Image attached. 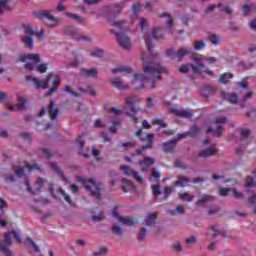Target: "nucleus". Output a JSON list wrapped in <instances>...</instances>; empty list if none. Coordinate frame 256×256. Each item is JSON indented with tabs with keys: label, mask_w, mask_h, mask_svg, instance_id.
<instances>
[{
	"label": "nucleus",
	"mask_w": 256,
	"mask_h": 256,
	"mask_svg": "<svg viewBox=\"0 0 256 256\" xmlns=\"http://www.w3.org/2000/svg\"><path fill=\"white\" fill-rule=\"evenodd\" d=\"M250 133H251V131L249 129L242 130L241 134H240V140L241 141H249Z\"/></svg>",
	"instance_id": "nucleus-44"
},
{
	"label": "nucleus",
	"mask_w": 256,
	"mask_h": 256,
	"mask_svg": "<svg viewBox=\"0 0 256 256\" xmlns=\"http://www.w3.org/2000/svg\"><path fill=\"white\" fill-rule=\"evenodd\" d=\"M122 191H124V193H127L128 191H131L133 189H137L135 187V184H133V181L127 179V178H123L122 179Z\"/></svg>",
	"instance_id": "nucleus-20"
},
{
	"label": "nucleus",
	"mask_w": 256,
	"mask_h": 256,
	"mask_svg": "<svg viewBox=\"0 0 256 256\" xmlns=\"http://www.w3.org/2000/svg\"><path fill=\"white\" fill-rule=\"evenodd\" d=\"M137 145V142H124L121 144H118V147H135Z\"/></svg>",
	"instance_id": "nucleus-62"
},
{
	"label": "nucleus",
	"mask_w": 256,
	"mask_h": 256,
	"mask_svg": "<svg viewBox=\"0 0 256 256\" xmlns=\"http://www.w3.org/2000/svg\"><path fill=\"white\" fill-rule=\"evenodd\" d=\"M121 171H123L124 175L127 177H133L135 181H137L140 184L145 183V179L139 175V172L134 171L131 167L129 166H121L120 167Z\"/></svg>",
	"instance_id": "nucleus-8"
},
{
	"label": "nucleus",
	"mask_w": 256,
	"mask_h": 256,
	"mask_svg": "<svg viewBox=\"0 0 256 256\" xmlns=\"http://www.w3.org/2000/svg\"><path fill=\"white\" fill-rule=\"evenodd\" d=\"M139 101V96L137 95L128 96L126 98V105L131 110V112L126 111V115L127 117H130L134 125H137L139 123V118L137 117V111H139V107H137V104L139 103Z\"/></svg>",
	"instance_id": "nucleus-4"
},
{
	"label": "nucleus",
	"mask_w": 256,
	"mask_h": 256,
	"mask_svg": "<svg viewBox=\"0 0 256 256\" xmlns=\"http://www.w3.org/2000/svg\"><path fill=\"white\" fill-rule=\"evenodd\" d=\"M64 91H66V93H70L73 97H79V92L73 91L70 86H65Z\"/></svg>",
	"instance_id": "nucleus-60"
},
{
	"label": "nucleus",
	"mask_w": 256,
	"mask_h": 256,
	"mask_svg": "<svg viewBox=\"0 0 256 256\" xmlns=\"http://www.w3.org/2000/svg\"><path fill=\"white\" fill-rule=\"evenodd\" d=\"M57 115H59V108L55 109V100H50L49 117L53 121L57 119Z\"/></svg>",
	"instance_id": "nucleus-21"
},
{
	"label": "nucleus",
	"mask_w": 256,
	"mask_h": 256,
	"mask_svg": "<svg viewBox=\"0 0 256 256\" xmlns=\"http://www.w3.org/2000/svg\"><path fill=\"white\" fill-rule=\"evenodd\" d=\"M200 128L197 126V125H194L190 128L189 131L186 132V135L188 137H192V138H195V137H198L199 136V132H200Z\"/></svg>",
	"instance_id": "nucleus-31"
},
{
	"label": "nucleus",
	"mask_w": 256,
	"mask_h": 256,
	"mask_svg": "<svg viewBox=\"0 0 256 256\" xmlns=\"http://www.w3.org/2000/svg\"><path fill=\"white\" fill-rule=\"evenodd\" d=\"M112 233H114V235H118L119 237H121V235H123V228L116 224L112 227Z\"/></svg>",
	"instance_id": "nucleus-47"
},
{
	"label": "nucleus",
	"mask_w": 256,
	"mask_h": 256,
	"mask_svg": "<svg viewBox=\"0 0 256 256\" xmlns=\"http://www.w3.org/2000/svg\"><path fill=\"white\" fill-rule=\"evenodd\" d=\"M155 164V159L152 157H146L143 161L139 162L140 167H149Z\"/></svg>",
	"instance_id": "nucleus-37"
},
{
	"label": "nucleus",
	"mask_w": 256,
	"mask_h": 256,
	"mask_svg": "<svg viewBox=\"0 0 256 256\" xmlns=\"http://www.w3.org/2000/svg\"><path fill=\"white\" fill-rule=\"evenodd\" d=\"M18 103H20V109H27V98L25 96L18 97Z\"/></svg>",
	"instance_id": "nucleus-46"
},
{
	"label": "nucleus",
	"mask_w": 256,
	"mask_h": 256,
	"mask_svg": "<svg viewBox=\"0 0 256 256\" xmlns=\"http://www.w3.org/2000/svg\"><path fill=\"white\" fill-rule=\"evenodd\" d=\"M229 79H233V73L225 72L220 75L218 81H219V83H222L223 85H227V83H229Z\"/></svg>",
	"instance_id": "nucleus-27"
},
{
	"label": "nucleus",
	"mask_w": 256,
	"mask_h": 256,
	"mask_svg": "<svg viewBox=\"0 0 256 256\" xmlns=\"http://www.w3.org/2000/svg\"><path fill=\"white\" fill-rule=\"evenodd\" d=\"M206 133L207 134L212 133V135L214 137H219L220 135H223V126L218 125L215 130H213V128H211V126H209L206 129Z\"/></svg>",
	"instance_id": "nucleus-25"
},
{
	"label": "nucleus",
	"mask_w": 256,
	"mask_h": 256,
	"mask_svg": "<svg viewBox=\"0 0 256 256\" xmlns=\"http://www.w3.org/2000/svg\"><path fill=\"white\" fill-rule=\"evenodd\" d=\"M66 34L72 37V39H75L76 41H81V39L83 41H91V38L79 34V30L75 27H68L66 29Z\"/></svg>",
	"instance_id": "nucleus-11"
},
{
	"label": "nucleus",
	"mask_w": 256,
	"mask_h": 256,
	"mask_svg": "<svg viewBox=\"0 0 256 256\" xmlns=\"http://www.w3.org/2000/svg\"><path fill=\"white\" fill-rule=\"evenodd\" d=\"M112 215L113 217H118L120 223H123V225H128V226H133L136 225L137 221H135L133 218L127 216V217H123V216H119V214L117 213V207L115 206L112 210Z\"/></svg>",
	"instance_id": "nucleus-13"
},
{
	"label": "nucleus",
	"mask_w": 256,
	"mask_h": 256,
	"mask_svg": "<svg viewBox=\"0 0 256 256\" xmlns=\"http://www.w3.org/2000/svg\"><path fill=\"white\" fill-rule=\"evenodd\" d=\"M151 189L154 197H159V195H161V185L159 184L152 185Z\"/></svg>",
	"instance_id": "nucleus-43"
},
{
	"label": "nucleus",
	"mask_w": 256,
	"mask_h": 256,
	"mask_svg": "<svg viewBox=\"0 0 256 256\" xmlns=\"http://www.w3.org/2000/svg\"><path fill=\"white\" fill-rule=\"evenodd\" d=\"M253 97V92H248L244 97H243V103L240 104L241 108L244 109L245 107V103H247V101H249V99H251Z\"/></svg>",
	"instance_id": "nucleus-53"
},
{
	"label": "nucleus",
	"mask_w": 256,
	"mask_h": 256,
	"mask_svg": "<svg viewBox=\"0 0 256 256\" xmlns=\"http://www.w3.org/2000/svg\"><path fill=\"white\" fill-rule=\"evenodd\" d=\"M155 221H157V214H148L146 217V225L147 227H152L155 225Z\"/></svg>",
	"instance_id": "nucleus-36"
},
{
	"label": "nucleus",
	"mask_w": 256,
	"mask_h": 256,
	"mask_svg": "<svg viewBox=\"0 0 256 256\" xmlns=\"http://www.w3.org/2000/svg\"><path fill=\"white\" fill-rule=\"evenodd\" d=\"M50 167L51 169H53V171H55V173H58V175L61 176L63 181H66L65 174L63 173V170L59 168V165H57V163L55 162L50 163Z\"/></svg>",
	"instance_id": "nucleus-33"
},
{
	"label": "nucleus",
	"mask_w": 256,
	"mask_h": 256,
	"mask_svg": "<svg viewBox=\"0 0 256 256\" xmlns=\"http://www.w3.org/2000/svg\"><path fill=\"white\" fill-rule=\"evenodd\" d=\"M0 252L4 253V255H6V256H13L11 254V251L9 250V245H6V244H4L3 246L0 247Z\"/></svg>",
	"instance_id": "nucleus-50"
},
{
	"label": "nucleus",
	"mask_w": 256,
	"mask_h": 256,
	"mask_svg": "<svg viewBox=\"0 0 256 256\" xmlns=\"http://www.w3.org/2000/svg\"><path fill=\"white\" fill-rule=\"evenodd\" d=\"M214 123H216V125H225V123H229V119L226 117H216Z\"/></svg>",
	"instance_id": "nucleus-49"
},
{
	"label": "nucleus",
	"mask_w": 256,
	"mask_h": 256,
	"mask_svg": "<svg viewBox=\"0 0 256 256\" xmlns=\"http://www.w3.org/2000/svg\"><path fill=\"white\" fill-rule=\"evenodd\" d=\"M22 29H24V32L27 36H34L35 32L33 31V27L31 24H22Z\"/></svg>",
	"instance_id": "nucleus-40"
},
{
	"label": "nucleus",
	"mask_w": 256,
	"mask_h": 256,
	"mask_svg": "<svg viewBox=\"0 0 256 256\" xmlns=\"http://www.w3.org/2000/svg\"><path fill=\"white\" fill-rule=\"evenodd\" d=\"M132 11H133V16L137 17V15H139V11H141V4L134 3L132 5Z\"/></svg>",
	"instance_id": "nucleus-48"
},
{
	"label": "nucleus",
	"mask_w": 256,
	"mask_h": 256,
	"mask_svg": "<svg viewBox=\"0 0 256 256\" xmlns=\"http://www.w3.org/2000/svg\"><path fill=\"white\" fill-rule=\"evenodd\" d=\"M175 145H177V139H173L169 142H164L163 144L164 153H173V149H175Z\"/></svg>",
	"instance_id": "nucleus-22"
},
{
	"label": "nucleus",
	"mask_w": 256,
	"mask_h": 256,
	"mask_svg": "<svg viewBox=\"0 0 256 256\" xmlns=\"http://www.w3.org/2000/svg\"><path fill=\"white\" fill-rule=\"evenodd\" d=\"M152 37L153 39H155L156 41H159L161 39H165L166 38V34H165V29L163 28H154L152 30Z\"/></svg>",
	"instance_id": "nucleus-16"
},
{
	"label": "nucleus",
	"mask_w": 256,
	"mask_h": 256,
	"mask_svg": "<svg viewBox=\"0 0 256 256\" xmlns=\"http://www.w3.org/2000/svg\"><path fill=\"white\" fill-rule=\"evenodd\" d=\"M109 250L107 249V247L103 246L100 249H98L97 251L94 252V255H107V252Z\"/></svg>",
	"instance_id": "nucleus-58"
},
{
	"label": "nucleus",
	"mask_w": 256,
	"mask_h": 256,
	"mask_svg": "<svg viewBox=\"0 0 256 256\" xmlns=\"http://www.w3.org/2000/svg\"><path fill=\"white\" fill-rule=\"evenodd\" d=\"M214 93H215V89L209 86L201 89V95H203L204 97H209V95H213Z\"/></svg>",
	"instance_id": "nucleus-41"
},
{
	"label": "nucleus",
	"mask_w": 256,
	"mask_h": 256,
	"mask_svg": "<svg viewBox=\"0 0 256 256\" xmlns=\"http://www.w3.org/2000/svg\"><path fill=\"white\" fill-rule=\"evenodd\" d=\"M192 49L187 48V49H179L177 52L175 51V48H170L169 50L166 51L167 57H170V59H174L176 61H182L183 57L185 55H189L191 53Z\"/></svg>",
	"instance_id": "nucleus-5"
},
{
	"label": "nucleus",
	"mask_w": 256,
	"mask_h": 256,
	"mask_svg": "<svg viewBox=\"0 0 256 256\" xmlns=\"http://www.w3.org/2000/svg\"><path fill=\"white\" fill-rule=\"evenodd\" d=\"M191 183V179L188 177L179 176L175 182L176 187H187V184Z\"/></svg>",
	"instance_id": "nucleus-28"
},
{
	"label": "nucleus",
	"mask_w": 256,
	"mask_h": 256,
	"mask_svg": "<svg viewBox=\"0 0 256 256\" xmlns=\"http://www.w3.org/2000/svg\"><path fill=\"white\" fill-rule=\"evenodd\" d=\"M36 71H38V73H46L47 72V64H40L36 68Z\"/></svg>",
	"instance_id": "nucleus-63"
},
{
	"label": "nucleus",
	"mask_w": 256,
	"mask_h": 256,
	"mask_svg": "<svg viewBox=\"0 0 256 256\" xmlns=\"http://www.w3.org/2000/svg\"><path fill=\"white\" fill-rule=\"evenodd\" d=\"M203 47H205V41L201 40V41H196L194 43V49L195 51H200V49H203Z\"/></svg>",
	"instance_id": "nucleus-55"
},
{
	"label": "nucleus",
	"mask_w": 256,
	"mask_h": 256,
	"mask_svg": "<svg viewBox=\"0 0 256 256\" xmlns=\"http://www.w3.org/2000/svg\"><path fill=\"white\" fill-rule=\"evenodd\" d=\"M5 11H11L9 0H0V15H3Z\"/></svg>",
	"instance_id": "nucleus-32"
},
{
	"label": "nucleus",
	"mask_w": 256,
	"mask_h": 256,
	"mask_svg": "<svg viewBox=\"0 0 256 256\" xmlns=\"http://www.w3.org/2000/svg\"><path fill=\"white\" fill-rule=\"evenodd\" d=\"M246 187H255V182L253 181V177L248 176L246 178Z\"/></svg>",
	"instance_id": "nucleus-64"
},
{
	"label": "nucleus",
	"mask_w": 256,
	"mask_h": 256,
	"mask_svg": "<svg viewBox=\"0 0 256 256\" xmlns=\"http://www.w3.org/2000/svg\"><path fill=\"white\" fill-rule=\"evenodd\" d=\"M140 28L142 33H144L143 37H146V46L148 51H153V42L151 41V36L147 35V20L144 18L140 19Z\"/></svg>",
	"instance_id": "nucleus-9"
},
{
	"label": "nucleus",
	"mask_w": 256,
	"mask_h": 256,
	"mask_svg": "<svg viewBox=\"0 0 256 256\" xmlns=\"http://www.w3.org/2000/svg\"><path fill=\"white\" fill-rule=\"evenodd\" d=\"M76 143L79 149L78 153L80 155H83V157H85L86 159L89 158V155L83 154V147L85 145V140L83 139V135L78 136V138L76 139Z\"/></svg>",
	"instance_id": "nucleus-24"
},
{
	"label": "nucleus",
	"mask_w": 256,
	"mask_h": 256,
	"mask_svg": "<svg viewBox=\"0 0 256 256\" xmlns=\"http://www.w3.org/2000/svg\"><path fill=\"white\" fill-rule=\"evenodd\" d=\"M133 71V69L131 67H127V66H120L117 68H113L112 69V73H131Z\"/></svg>",
	"instance_id": "nucleus-38"
},
{
	"label": "nucleus",
	"mask_w": 256,
	"mask_h": 256,
	"mask_svg": "<svg viewBox=\"0 0 256 256\" xmlns=\"http://www.w3.org/2000/svg\"><path fill=\"white\" fill-rule=\"evenodd\" d=\"M171 113H174L177 117H182L183 119H191L193 117V113L186 110H177L175 108L171 109Z\"/></svg>",
	"instance_id": "nucleus-18"
},
{
	"label": "nucleus",
	"mask_w": 256,
	"mask_h": 256,
	"mask_svg": "<svg viewBox=\"0 0 256 256\" xmlns=\"http://www.w3.org/2000/svg\"><path fill=\"white\" fill-rule=\"evenodd\" d=\"M215 153H217V151L215 150V148L213 147H208L204 150H201L198 153V157H203L204 159H207L209 157H213V155H215Z\"/></svg>",
	"instance_id": "nucleus-19"
},
{
	"label": "nucleus",
	"mask_w": 256,
	"mask_h": 256,
	"mask_svg": "<svg viewBox=\"0 0 256 256\" xmlns=\"http://www.w3.org/2000/svg\"><path fill=\"white\" fill-rule=\"evenodd\" d=\"M179 199H181V201L191 202L193 201V195L189 194V192H184L179 194Z\"/></svg>",
	"instance_id": "nucleus-42"
},
{
	"label": "nucleus",
	"mask_w": 256,
	"mask_h": 256,
	"mask_svg": "<svg viewBox=\"0 0 256 256\" xmlns=\"http://www.w3.org/2000/svg\"><path fill=\"white\" fill-rule=\"evenodd\" d=\"M251 11H256V5L255 4H250V5L245 4L243 6L244 17H247V15H249V13H251Z\"/></svg>",
	"instance_id": "nucleus-39"
},
{
	"label": "nucleus",
	"mask_w": 256,
	"mask_h": 256,
	"mask_svg": "<svg viewBox=\"0 0 256 256\" xmlns=\"http://www.w3.org/2000/svg\"><path fill=\"white\" fill-rule=\"evenodd\" d=\"M213 199H215V196H211V195H207L204 194L201 196L200 199H198L195 203V205H205V203H207V201H213Z\"/></svg>",
	"instance_id": "nucleus-30"
},
{
	"label": "nucleus",
	"mask_w": 256,
	"mask_h": 256,
	"mask_svg": "<svg viewBox=\"0 0 256 256\" xmlns=\"http://www.w3.org/2000/svg\"><path fill=\"white\" fill-rule=\"evenodd\" d=\"M13 170L17 175V177H23V175H25V170L23 169V167H18V168L13 167Z\"/></svg>",
	"instance_id": "nucleus-57"
},
{
	"label": "nucleus",
	"mask_w": 256,
	"mask_h": 256,
	"mask_svg": "<svg viewBox=\"0 0 256 256\" xmlns=\"http://www.w3.org/2000/svg\"><path fill=\"white\" fill-rule=\"evenodd\" d=\"M208 41H210V43H212V45H219V42L221 40L219 39V36H217L215 34H210L208 36Z\"/></svg>",
	"instance_id": "nucleus-45"
},
{
	"label": "nucleus",
	"mask_w": 256,
	"mask_h": 256,
	"mask_svg": "<svg viewBox=\"0 0 256 256\" xmlns=\"http://www.w3.org/2000/svg\"><path fill=\"white\" fill-rule=\"evenodd\" d=\"M216 7H223V4H221V2H219L218 4H210L205 9V13H210V11H214L216 9Z\"/></svg>",
	"instance_id": "nucleus-52"
},
{
	"label": "nucleus",
	"mask_w": 256,
	"mask_h": 256,
	"mask_svg": "<svg viewBox=\"0 0 256 256\" xmlns=\"http://www.w3.org/2000/svg\"><path fill=\"white\" fill-rule=\"evenodd\" d=\"M59 81H60L59 75H56L54 77V79L52 80L53 86L51 88H49V90L47 92L48 96L53 95V93H55L57 91V89L59 88Z\"/></svg>",
	"instance_id": "nucleus-23"
},
{
	"label": "nucleus",
	"mask_w": 256,
	"mask_h": 256,
	"mask_svg": "<svg viewBox=\"0 0 256 256\" xmlns=\"http://www.w3.org/2000/svg\"><path fill=\"white\" fill-rule=\"evenodd\" d=\"M223 97L226 101L231 103L232 105H237L239 103V96L233 92L223 93Z\"/></svg>",
	"instance_id": "nucleus-15"
},
{
	"label": "nucleus",
	"mask_w": 256,
	"mask_h": 256,
	"mask_svg": "<svg viewBox=\"0 0 256 256\" xmlns=\"http://www.w3.org/2000/svg\"><path fill=\"white\" fill-rule=\"evenodd\" d=\"M105 219V215H103V212H100L99 215H93L92 220L95 221L96 223H99Z\"/></svg>",
	"instance_id": "nucleus-56"
},
{
	"label": "nucleus",
	"mask_w": 256,
	"mask_h": 256,
	"mask_svg": "<svg viewBox=\"0 0 256 256\" xmlns=\"http://www.w3.org/2000/svg\"><path fill=\"white\" fill-rule=\"evenodd\" d=\"M51 77H53V74L49 73L46 77V81L45 80L38 81L37 78L35 77L25 76V81H32V83H34L35 89H41V88L49 89V84L47 83V81H49Z\"/></svg>",
	"instance_id": "nucleus-7"
},
{
	"label": "nucleus",
	"mask_w": 256,
	"mask_h": 256,
	"mask_svg": "<svg viewBox=\"0 0 256 256\" xmlns=\"http://www.w3.org/2000/svg\"><path fill=\"white\" fill-rule=\"evenodd\" d=\"M13 235L18 243H23V240H21V236H19V233H17L16 231H12L5 234L4 240L0 241V247H4V245H11V238L13 237Z\"/></svg>",
	"instance_id": "nucleus-12"
},
{
	"label": "nucleus",
	"mask_w": 256,
	"mask_h": 256,
	"mask_svg": "<svg viewBox=\"0 0 256 256\" xmlns=\"http://www.w3.org/2000/svg\"><path fill=\"white\" fill-rule=\"evenodd\" d=\"M18 61L21 63H26L27 61H34V63H39L41 61V57L39 54H22L18 57Z\"/></svg>",
	"instance_id": "nucleus-14"
},
{
	"label": "nucleus",
	"mask_w": 256,
	"mask_h": 256,
	"mask_svg": "<svg viewBox=\"0 0 256 256\" xmlns=\"http://www.w3.org/2000/svg\"><path fill=\"white\" fill-rule=\"evenodd\" d=\"M60 193H61L62 197H64V200H65L69 205H71V203H72L71 197H70L67 193H65V190L60 189Z\"/></svg>",
	"instance_id": "nucleus-59"
},
{
	"label": "nucleus",
	"mask_w": 256,
	"mask_h": 256,
	"mask_svg": "<svg viewBox=\"0 0 256 256\" xmlns=\"http://www.w3.org/2000/svg\"><path fill=\"white\" fill-rule=\"evenodd\" d=\"M76 181L82 183L86 191H88L94 199L98 201L101 200V188H99V185L95 182V178L87 179L83 176H76Z\"/></svg>",
	"instance_id": "nucleus-2"
},
{
	"label": "nucleus",
	"mask_w": 256,
	"mask_h": 256,
	"mask_svg": "<svg viewBox=\"0 0 256 256\" xmlns=\"http://www.w3.org/2000/svg\"><path fill=\"white\" fill-rule=\"evenodd\" d=\"M97 69H86V68H81L80 69V75L81 77H90L92 79H95L97 77Z\"/></svg>",
	"instance_id": "nucleus-17"
},
{
	"label": "nucleus",
	"mask_w": 256,
	"mask_h": 256,
	"mask_svg": "<svg viewBox=\"0 0 256 256\" xmlns=\"http://www.w3.org/2000/svg\"><path fill=\"white\" fill-rule=\"evenodd\" d=\"M66 17H69V19H74L75 21H77V23H85V18L77 15V14H73L71 12H65Z\"/></svg>",
	"instance_id": "nucleus-34"
},
{
	"label": "nucleus",
	"mask_w": 256,
	"mask_h": 256,
	"mask_svg": "<svg viewBox=\"0 0 256 256\" xmlns=\"http://www.w3.org/2000/svg\"><path fill=\"white\" fill-rule=\"evenodd\" d=\"M68 67H79V56H74V61L70 62Z\"/></svg>",
	"instance_id": "nucleus-61"
},
{
	"label": "nucleus",
	"mask_w": 256,
	"mask_h": 256,
	"mask_svg": "<svg viewBox=\"0 0 256 256\" xmlns=\"http://www.w3.org/2000/svg\"><path fill=\"white\" fill-rule=\"evenodd\" d=\"M116 39L120 47H122V49H126V50L131 49V39H129L127 35H125V33L123 32L116 33Z\"/></svg>",
	"instance_id": "nucleus-10"
},
{
	"label": "nucleus",
	"mask_w": 256,
	"mask_h": 256,
	"mask_svg": "<svg viewBox=\"0 0 256 256\" xmlns=\"http://www.w3.org/2000/svg\"><path fill=\"white\" fill-rule=\"evenodd\" d=\"M146 237H147V229L140 228V232H139V235H138V240L139 241H144Z\"/></svg>",
	"instance_id": "nucleus-51"
},
{
	"label": "nucleus",
	"mask_w": 256,
	"mask_h": 256,
	"mask_svg": "<svg viewBox=\"0 0 256 256\" xmlns=\"http://www.w3.org/2000/svg\"><path fill=\"white\" fill-rule=\"evenodd\" d=\"M91 57H103V50L96 48L90 53Z\"/></svg>",
	"instance_id": "nucleus-54"
},
{
	"label": "nucleus",
	"mask_w": 256,
	"mask_h": 256,
	"mask_svg": "<svg viewBox=\"0 0 256 256\" xmlns=\"http://www.w3.org/2000/svg\"><path fill=\"white\" fill-rule=\"evenodd\" d=\"M194 61L197 66H195L193 64L183 65L182 67H180L179 72L180 73H188L189 67H191V69L194 73H197V74L201 73V71H203V69H205V64L199 58H195Z\"/></svg>",
	"instance_id": "nucleus-6"
},
{
	"label": "nucleus",
	"mask_w": 256,
	"mask_h": 256,
	"mask_svg": "<svg viewBox=\"0 0 256 256\" xmlns=\"http://www.w3.org/2000/svg\"><path fill=\"white\" fill-rule=\"evenodd\" d=\"M110 83H111L112 87H115V89H119V90L129 89V86L121 83V81H119V78H114V79L110 80Z\"/></svg>",
	"instance_id": "nucleus-26"
},
{
	"label": "nucleus",
	"mask_w": 256,
	"mask_h": 256,
	"mask_svg": "<svg viewBox=\"0 0 256 256\" xmlns=\"http://www.w3.org/2000/svg\"><path fill=\"white\" fill-rule=\"evenodd\" d=\"M167 73V68L161 66L159 63H151L149 66H144V74H134V81L139 83H145L146 86L141 85L136 88V91L139 89H155V83L161 81V75Z\"/></svg>",
	"instance_id": "nucleus-1"
},
{
	"label": "nucleus",
	"mask_w": 256,
	"mask_h": 256,
	"mask_svg": "<svg viewBox=\"0 0 256 256\" xmlns=\"http://www.w3.org/2000/svg\"><path fill=\"white\" fill-rule=\"evenodd\" d=\"M34 16L36 19L43 21L44 25H46V27H49L50 29H53V27H57V24L59 23V21H61V19L53 16L51 14V11L49 10L34 12Z\"/></svg>",
	"instance_id": "nucleus-3"
},
{
	"label": "nucleus",
	"mask_w": 256,
	"mask_h": 256,
	"mask_svg": "<svg viewBox=\"0 0 256 256\" xmlns=\"http://www.w3.org/2000/svg\"><path fill=\"white\" fill-rule=\"evenodd\" d=\"M22 43H24L25 47L28 49H33V36H24L22 38Z\"/></svg>",
	"instance_id": "nucleus-35"
},
{
	"label": "nucleus",
	"mask_w": 256,
	"mask_h": 256,
	"mask_svg": "<svg viewBox=\"0 0 256 256\" xmlns=\"http://www.w3.org/2000/svg\"><path fill=\"white\" fill-rule=\"evenodd\" d=\"M158 17H160V18L167 17L168 20L166 23V29L171 31V29L173 27V18L171 17V14H169L167 12H163L162 14H159Z\"/></svg>",
	"instance_id": "nucleus-29"
}]
</instances>
